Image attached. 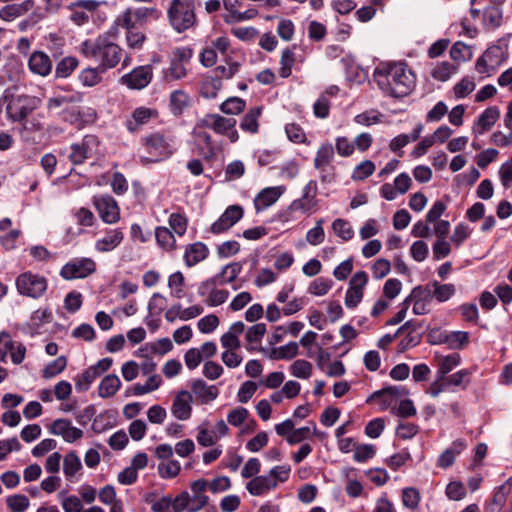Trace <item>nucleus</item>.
Returning <instances> with one entry per match:
<instances>
[{
  "mask_svg": "<svg viewBox=\"0 0 512 512\" xmlns=\"http://www.w3.org/2000/svg\"><path fill=\"white\" fill-rule=\"evenodd\" d=\"M334 157V149L332 144L327 143L320 146L314 159V167L323 169L325 165H329Z\"/></svg>",
  "mask_w": 512,
  "mask_h": 512,
  "instance_id": "a19ab883",
  "label": "nucleus"
},
{
  "mask_svg": "<svg viewBox=\"0 0 512 512\" xmlns=\"http://www.w3.org/2000/svg\"><path fill=\"white\" fill-rule=\"evenodd\" d=\"M93 140L92 136H86L81 143L72 144L69 160L75 165L82 164L88 158L89 143Z\"/></svg>",
  "mask_w": 512,
  "mask_h": 512,
  "instance_id": "2f4dec72",
  "label": "nucleus"
},
{
  "mask_svg": "<svg viewBox=\"0 0 512 512\" xmlns=\"http://www.w3.org/2000/svg\"><path fill=\"white\" fill-rule=\"evenodd\" d=\"M1 103L6 105L8 119L12 122H20L27 118L33 110L31 98L18 93L15 86L7 88L1 96Z\"/></svg>",
  "mask_w": 512,
  "mask_h": 512,
  "instance_id": "7ed1b4c3",
  "label": "nucleus"
},
{
  "mask_svg": "<svg viewBox=\"0 0 512 512\" xmlns=\"http://www.w3.org/2000/svg\"><path fill=\"white\" fill-rule=\"evenodd\" d=\"M285 132L290 141L294 143H305L306 142V134L303 128L297 123H288L285 126Z\"/></svg>",
  "mask_w": 512,
  "mask_h": 512,
  "instance_id": "0e129e2a",
  "label": "nucleus"
},
{
  "mask_svg": "<svg viewBox=\"0 0 512 512\" xmlns=\"http://www.w3.org/2000/svg\"><path fill=\"white\" fill-rule=\"evenodd\" d=\"M411 454L407 448L402 449L400 452L393 454L386 460L387 466L393 470L398 471L407 461L411 460Z\"/></svg>",
  "mask_w": 512,
  "mask_h": 512,
  "instance_id": "6e6d98bb",
  "label": "nucleus"
},
{
  "mask_svg": "<svg viewBox=\"0 0 512 512\" xmlns=\"http://www.w3.org/2000/svg\"><path fill=\"white\" fill-rule=\"evenodd\" d=\"M409 391L403 386H388L380 390L373 392L367 399L366 403L371 404L375 398L384 397L389 395L390 397H402L408 395Z\"/></svg>",
  "mask_w": 512,
  "mask_h": 512,
  "instance_id": "ea45409f",
  "label": "nucleus"
},
{
  "mask_svg": "<svg viewBox=\"0 0 512 512\" xmlns=\"http://www.w3.org/2000/svg\"><path fill=\"white\" fill-rule=\"evenodd\" d=\"M373 79L384 94L394 98L408 96L416 84V76L405 62L379 64Z\"/></svg>",
  "mask_w": 512,
  "mask_h": 512,
  "instance_id": "f257e3e1",
  "label": "nucleus"
},
{
  "mask_svg": "<svg viewBox=\"0 0 512 512\" xmlns=\"http://www.w3.org/2000/svg\"><path fill=\"white\" fill-rule=\"evenodd\" d=\"M500 117V110L497 106L486 108L474 122L472 128L475 135H481L490 130Z\"/></svg>",
  "mask_w": 512,
  "mask_h": 512,
  "instance_id": "a211bd4d",
  "label": "nucleus"
},
{
  "mask_svg": "<svg viewBox=\"0 0 512 512\" xmlns=\"http://www.w3.org/2000/svg\"><path fill=\"white\" fill-rule=\"evenodd\" d=\"M173 347V344L169 338H161L155 342L146 343L140 347L138 354L140 356L159 355L163 356L168 353Z\"/></svg>",
  "mask_w": 512,
  "mask_h": 512,
  "instance_id": "bb28decb",
  "label": "nucleus"
},
{
  "mask_svg": "<svg viewBox=\"0 0 512 512\" xmlns=\"http://www.w3.org/2000/svg\"><path fill=\"white\" fill-rule=\"evenodd\" d=\"M81 54L86 58L99 62L102 71L114 68L120 62L122 49L106 33L95 39H88L82 42L79 48Z\"/></svg>",
  "mask_w": 512,
  "mask_h": 512,
  "instance_id": "f03ea898",
  "label": "nucleus"
},
{
  "mask_svg": "<svg viewBox=\"0 0 512 512\" xmlns=\"http://www.w3.org/2000/svg\"><path fill=\"white\" fill-rule=\"evenodd\" d=\"M100 3L96 0H77L68 5L69 19L77 26L89 22L93 14L98 10Z\"/></svg>",
  "mask_w": 512,
  "mask_h": 512,
  "instance_id": "1a4fd4ad",
  "label": "nucleus"
},
{
  "mask_svg": "<svg viewBox=\"0 0 512 512\" xmlns=\"http://www.w3.org/2000/svg\"><path fill=\"white\" fill-rule=\"evenodd\" d=\"M457 67L449 63L448 61H444L439 63L431 72V76L438 81L445 82L447 81L451 75L456 71Z\"/></svg>",
  "mask_w": 512,
  "mask_h": 512,
  "instance_id": "09e8293b",
  "label": "nucleus"
},
{
  "mask_svg": "<svg viewBox=\"0 0 512 512\" xmlns=\"http://www.w3.org/2000/svg\"><path fill=\"white\" fill-rule=\"evenodd\" d=\"M66 366V357L60 356L45 367V369L43 370V377L47 379L52 378L57 374L61 373L62 371H64Z\"/></svg>",
  "mask_w": 512,
  "mask_h": 512,
  "instance_id": "052dcab7",
  "label": "nucleus"
},
{
  "mask_svg": "<svg viewBox=\"0 0 512 512\" xmlns=\"http://www.w3.org/2000/svg\"><path fill=\"white\" fill-rule=\"evenodd\" d=\"M28 66L34 74L47 76L52 70V61L44 52L35 51L28 60Z\"/></svg>",
  "mask_w": 512,
  "mask_h": 512,
  "instance_id": "4be33fe9",
  "label": "nucleus"
},
{
  "mask_svg": "<svg viewBox=\"0 0 512 512\" xmlns=\"http://www.w3.org/2000/svg\"><path fill=\"white\" fill-rule=\"evenodd\" d=\"M431 285L433 287V298L441 303L449 300L456 292L455 286L451 283L441 284L435 280L431 283Z\"/></svg>",
  "mask_w": 512,
  "mask_h": 512,
  "instance_id": "58836bf2",
  "label": "nucleus"
},
{
  "mask_svg": "<svg viewBox=\"0 0 512 512\" xmlns=\"http://www.w3.org/2000/svg\"><path fill=\"white\" fill-rule=\"evenodd\" d=\"M219 323L220 320L217 315L209 314L199 319L197 328L203 334H210L219 326Z\"/></svg>",
  "mask_w": 512,
  "mask_h": 512,
  "instance_id": "bf43d9fd",
  "label": "nucleus"
},
{
  "mask_svg": "<svg viewBox=\"0 0 512 512\" xmlns=\"http://www.w3.org/2000/svg\"><path fill=\"white\" fill-rule=\"evenodd\" d=\"M121 387V381L115 374L105 376L98 387V394L101 398H109L116 394Z\"/></svg>",
  "mask_w": 512,
  "mask_h": 512,
  "instance_id": "7c9ffc66",
  "label": "nucleus"
},
{
  "mask_svg": "<svg viewBox=\"0 0 512 512\" xmlns=\"http://www.w3.org/2000/svg\"><path fill=\"white\" fill-rule=\"evenodd\" d=\"M219 394L215 385H207L202 379L194 380V395L201 398L203 402H209L217 398Z\"/></svg>",
  "mask_w": 512,
  "mask_h": 512,
  "instance_id": "72a5a7b5",
  "label": "nucleus"
},
{
  "mask_svg": "<svg viewBox=\"0 0 512 512\" xmlns=\"http://www.w3.org/2000/svg\"><path fill=\"white\" fill-rule=\"evenodd\" d=\"M142 144L148 156L142 157V163H154L167 159L173 153V148L161 133H152L142 138Z\"/></svg>",
  "mask_w": 512,
  "mask_h": 512,
  "instance_id": "20e7f679",
  "label": "nucleus"
},
{
  "mask_svg": "<svg viewBox=\"0 0 512 512\" xmlns=\"http://www.w3.org/2000/svg\"><path fill=\"white\" fill-rule=\"evenodd\" d=\"M104 72L105 71H102L100 66L86 68L80 72L78 79L84 87H94L102 81L101 74Z\"/></svg>",
  "mask_w": 512,
  "mask_h": 512,
  "instance_id": "e433bc0d",
  "label": "nucleus"
},
{
  "mask_svg": "<svg viewBox=\"0 0 512 512\" xmlns=\"http://www.w3.org/2000/svg\"><path fill=\"white\" fill-rule=\"evenodd\" d=\"M276 487L277 481L269 473L255 476L246 485V489L253 496H261Z\"/></svg>",
  "mask_w": 512,
  "mask_h": 512,
  "instance_id": "aec40b11",
  "label": "nucleus"
},
{
  "mask_svg": "<svg viewBox=\"0 0 512 512\" xmlns=\"http://www.w3.org/2000/svg\"><path fill=\"white\" fill-rule=\"evenodd\" d=\"M243 268L242 262H233L225 265L221 272L216 274L214 277L218 282V285H224L236 281L237 277L241 273Z\"/></svg>",
  "mask_w": 512,
  "mask_h": 512,
  "instance_id": "c756f323",
  "label": "nucleus"
},
{
  "mask_svg": "<svg viewBox=\"0 0 512 512\" xmlns=\"http://www.w3.org/2000/svg\"><path fill=\"white\" fill-rule=\"evenodd\" d=\"M16 288L20 295L30 298H40L47 290L48 284L44 276L24 272L16 278Z\"/></svg>",
  "mask_w": 512,
  "mask_h": 512,
  "instance_id": "39448f33",
  "label": "nucleus"
},
{
  "mask_svg": "<svg viewBox=\"0 0 512 512\" xmlns=\"http://www.w3.org/2000/svg\"><path fill=\"white\" fill-rule=\"evenodd\" d=\"M78 66V60L74 57H65L63 58L56 66L55 74L58 78H66L71 75V73Z\"/></svg>",
  "mask_w": 512,
  "mask_h": 512,
  "instance_id": "3c124183",
  "label": "nucleus"
},
{
  "mask_svg": "<svg viewBox=\"0 0 512 512\" xmlns=\"http://www.w3.org/2000/svg\"><path fill=\"white\" fill-rule=\"evenodd\" d=\"M467 444L464 439H456L438 457L437 466L447 469L455 463L456 456L465 450Z\"/></svg>",
  "mask_w": 512,
  "mask_h": 512,
  "instance_id": "412c9836",
  "label": "nucleus"
},
{
  "mask_svg": "<svg viewBox=\"0 0 512 512\" xmlns=\"http://www.w3.org/2000/svg\"><path fill=\"white\" fill-rule=\"evenodd\" d=\"M81 461L75 452H69L64 457L63 471L67 478L73 477L81 469Z\"/></svg>",
  "mask_w": 512,
  "mask_h": 512,
  "instance_id": "49530a36",
  "label": "nucleus"
},
{
  "mask_svg": "<svg viewBox=\"0 0 512 512\" xmlns=\"http://www.w3.org/2000/svg\"><path fill=\"white\" fill-rule=\"evenodd\" d=\"M446 496L453 501H460L466 496V488L460 481L450 482L445 489Z\"/></svg>",
  "mask_w": 512,
  "mask_h": 512,
  "instance_id": "680f3d73",
  "label": "nucleus"
},
{
  "mask_svg": "<svg viewBox=\"0 0 512 512\" xmlns=\"http://www.w3.org/2000/svg\"><path fill=\"white\" fill-rule=\"evenodd\" d=\"M53 435L61 436L66 442H74L82 438L83 431L71 425L67 419H56L49 427Z\"/></svg>",
  "mask_w": 512,
  "mask_h": 512,
  "instance_id": "dca6fc26",
  "label": "nucleus"
},
{
  "mask_svg": "<svg viewBox=\"0 0 512 512\" xmlns=\"http://www.w3.org/2000/svg\"><path fill=\"white\" fill-rule=\"evenodd\" d=\"M332 229L334 233L344 241H349L354 236V231L349 225V222L341 218L333 221Z\"/></svg>",
  "mask_w": 512,
  "mask_h": 512,
  "instance_id": "8fccbe9b",
  "label": "nucleus"
},
{
  "mask_svg": "<svg viewBox=\"0 0 512 512\" xmlns=\"http://www.w3.org/2000/svg\"><path fill=\"white\" fill-rule=\"evenodd\" d=\"M124 240V232L121 228L107 229L105 235L95 242V249L100 253H106L116 249Z\"/></svg>",
  "mask_w": 512,
  "mask_h": 512,
  "instance_id": "f3484780",
  "label": "nucleus"
},
{
  "mask_svg": "<svg viewBox=\"0 0 512 512\" xmlns=\"http://www.w3.org/2000/svg\"><path fill=\"white\" fill-rule=\"evenodd\" d=\"M34 4L33 0H24L21 3L6 5L0 10V18L5 21H12L30 11Z\"/></svg>",
  "mask_w": 512,
  "mask_h": 512,
  "instance_id": "393cba45",
  "label": "nucleus"
},
{
  "mask_svg": "<svg viewBox=\"0 0 512 512\" xmlns=\"http://www.w3.org/2000/svg\"><path fill=\"white\" fill-rule=\"evenodd\" d=\"M189 106V95L182 90L174 91L170 96V107L174 115H181Z\"/></svg>",
  "mask_w": 512,
  "mask_h": 512,
  "instance_id": "4c0bfd02",
  "label": "nucleus"
},
{
  "mask_svg": "<svg viewBox=\"0 0 512 512\" xmlns=\"http://www.w3.org/2000/svg\"><path fill=\"white\" fill-rule=\"evenodd\" d=\"M156 115H157V112L150 108H146V107L136 108L133 111L131 118L127 119L126 128L130 132H136L139 130V128L142 125L148 123L149 120L152 117H155Z\"/></svg>",
  "mask_w": 512,
  "mask_h": 512,
  "instance_id": "b1692460",
  "label": "nucleus"
},
{
  "mask_svg": "<svg viewBox=\"0 0 512 512\" xmlns=\"http://www.w3.org/2000/svg\"><path fill=\"white\" fill-rule=\"evenodd\" d=\"M317 182L315 180H310L303 188L302 197L294 200L290 209L292 211H302L303 213H308L312 210H316L318 206L317 196Z\"/></svg>",
  "mask_w": 512,
  "mask_h": 512,
  "instance_id": "4468645a",
  "label": "nucleus"
},
{
  "mask_svg": "<svg viewBox=\"0 0 512 512\" xmlns=\"http://www.w3.org/2000/svg\"><path fill=\"white\" fill-rule=\"evenodd\" d=\"M127 30L126 33V41L129 48L132 49H141L146 40V36L143 32L139 31L138 28H125Z\"/></svg>",
  "mask_w": 512,
  "mask_h": 512,
  "instance_id": "13d9d810",
  "label": "nucleus"
},
{
  "mask_svg": "<svg viewBox=\"0 0 512 512\" xmlns=\"http://www.w3.org/2000/svg\"><path fill=\"white\" fill-rule=\"evenodd\" d=\"M284 188L277 187H268L262 189L255 198V207L257 210L262 208H267L273 205L279 197L282 195Z\"/></svg>",
  "mask_w": 512,
  "mask_h": 512,
  "instance_id": "a878e982",
  "label": "nucleus"
},
{
  "mask_svg": "<svg viewBox=\"0 0 512 512\" xmlns=\"http://www.w3.org/2000/svg\"><path fill=\"white\" fill-rule=\"evenodd\" d=\"M153 70L151 65L138 66L121 78L122 84L130 89L140 90L145 88L152 80Z\"/></svg>",
  "mask_w": 512,
  "mask_h": 512,
  "instance_id": "f8f14e48",
  "label": "nucleus"
},
{
  "mask_svg": "<svg viewBox=\"0 0 512 512\" xmlns=\"http://www.w3.org/2000/svg\"><path fill=\"white\" fill-rule=\"evenodd\" d=\"M262 114V107L256 106L250 108L240 122V128L244 132L255 134L259 130V117Z\"/></svg>",
  "mask_w": 512,
  "mask_h": 512,
  "instance_id": "c85d7f7f",
  "label": "nucleus"
},
{
  "mask_svg": "<svg viewBox=\"0 0 512 512\" xmlns=\"http://www.w3.org/2000/svg\"><path fill=\"white\" fill-rule=\"evenodd\" d=\"M217 352V346L212 341L205 342L201 349L194 348V368L197 367L203 358H210L214 356Z\"/></svg>",
  "mask_w": 512,
  "mask_h": 512,
  "instance_id": "4d7b16f0",
  "label": "nucleus"
},
{
  "mask_svg": "<svg viewBox=\"0 0 512 512\" xmlns=\"http://www.w3.org/2000/svg\"><path fill=\"white\" fill-rule=\"evenodd\" d=\"M172 27L179 33L192 27V0H172L168 9Z\"/></svg>",
  "mask_w": 512,
  "mask_h": 512,
  "instance_id": "423d86ee",
  "label": "nucleus"
},
{
  "mask_svg": "<svg viewBox=\"0 0 512 512\" xmlns=\"http://www.w3.org/2000/svg\"><path fill=\"white\" fill-rule=\"evenodd\" d=\"M333 285V281L328 278L319 277L311 282L308 292L315 296H323L328 293Z\"/></svg>",
  "mask_w": 512,
  "mask_h": 512,
  "instance_id": "864d4df0",
  "label": "nucleus"
},
{
  "mask_svg": "<svg viewBox=\"0 0 512 512\" xmlns=\"http://www.w3.org/2000/svg\"><path fill=\"white\" fill-rule=\"evenodd\" d=\"M6 503L13 512H24L30 505L29 499L22 494L8 497Z\"/></svg>",
  "mask_w": 512,
  "mask_h": 512,
  "instance_id": "69168bd1",
  "label": "nucleus"
},
{
  "mask_svg": "<svg viewBox=\"0 0 512 512\" xmlns=\"http://www.w3.org/2000/svg\"><path fill=\"white\" fill-rule=\"evenodd\" d=\"M191 56L192 50L190 48H176L173 50L169 68L173 79H181L186 76L185 65L189 64Z\"/></svg>",
  "mask_w": 512,
  "mask_h": 512,
  "instance_id": "2eb2a0df",
  "label": "nucleus"
},
{
  "mask_svg": "<svg viewBox=\"0 0 512 512\" xmlns=\"http://www.w3.org/2000/svg\"><path fill=\"white\" fill-rule=\"evenodd\" d=\"M246 108V102L239 97H229L220 106V110L229 115H237L243 112Z\"/></svg>",
  "mask_w": 512,
  "mask_h": 512,
  "instance_id": "37998d69",
  "label": "nucleus"
},
{
  "mask_svg": "<svg viewBox=\"0 0 512 512\" xmlns=\"http://www.w3.org/2000/svg\"><path fill=\"white\" fill-rule=\"evenodd\" d=\"M295 49L296 45H293L292 48L288 47L282 51L279 69V75L282 78H288L292 74V68L296 62Z\"/></svg>",
  "mask_w": 512,
  "mask_h": 512,
  "instance_id": "f704fd0d",
  "label": "nucleus"
},
{
  "mask_svg": "<svg viewBox=\"0 0 512 512\" xmlns=\"http://www.w3.org/2000/svg\"><path fill=\"white\" fill-rule=\"evenodd\" d=\"M222 87V81L219 77L206 78L200 87V94L205 98H215Z\"/></svg>",
  "mask_w": 512,
  "mask_h": 512,
  "instance_id": "79ce46f5",
  "label": "nucleus"
},
{
  "mask_svg": "<svg viewBox=\"0 0 512 512\" xmlns=\"http://www.w3.org/2000/svg\"><path fill=\"white\" fill-rule=\"evenodd\" d=\"M290 372L294 377L308 379L312 374V364L303 359H298L290 366Z\"/></svg>",
  "mask_w": 512,
  "mask_h": 512,
  "instance_id": "de8ad7c7",
  "label": "nucleus"
},
{
  "mask_svg": "<svg viewBox=\"0 0 512 512\" xmlns=\"http://www.w3.org/2000/svg\"><path fill=\"white\" fill-rule=\"evenodd\" d=\"M345 70L347 81L362 84L368 79V71L358 65L352 56H345L341 59Z\"/></svg>",
  "mask_w": 512,
  "mask_h": 512,
  "instance_id": "6ab92c4d",
  "label": "nucleus"
},
{
  "mask_svg": "<svg viewBox=\"0 0 512 512\" xmlns=\"http://www.w3.org/2000/svg\"><path fill=\"white\" fill-rule=\"evenodd\" d=\"M471 371L469 369H461L452 375L446 376L443 380L445 383L449 386H461L464 384V387H466L467 384L470 382V376Z\"/></svg>",
  "mask_w": 512,
  "mask_h": 512,
  "instance_id": "5fc2aeb1",
  "label": "nucleus"
},
{
  "mask_svg": "<svg viewBox=\"0 0 512 512\" xmlns=\"http://www.w3.org/2000/svg\"><path fill=\"white\" fill-rule=\"evenodd\" d=\"M475 88V83L469 78H462L453 88L455 97L457 99L465 98Z\"/></svg>",
  "mask_w": 512,
  "mask_h": 512,
  "instance_id": "774afa93",
  "label": "nucleus"
},
{
  "mask_svg": "<svg viewBox=\"0 0 512 512\" xmlns=\"http://www.w3.org/2000/svg\"><path fill=\"white\" fill-rule=\"evenodd\" d=\"M244 209L241 205L234 204L228 206L222 215L211 225L210 231L213 234H221L227 232L238 221L242 219Z\"/></svg>",
  "mask_w": 512,
  "mask_h": 512,
  "instance_id": "9b49d317",
  "label": "nucleus"
},
{
  "mask_svg": "<svg viewBox=\"0 0 512 512\" xmlns=\"http://www.w3.org/2000/svg\"><path fill=\"white\" fill-rule=\"evenodd\" d=\"M203 126H211L218 133H228L236 125L234 118H225L220 115H207L206 119L202 120Z\"/></svg>",
  "mask_w": 512,
  "mask_h": 512,
  "instance_id": "cd10ccee",
  "label": "nucleus"
},
{
  "mask_svg": "<svg viewBox=\"0 0 512 512\" xmlns=\"http://www.w3.org/2000/svg\"><path fill=\"white\" fill-rule=\"evenodd\" d=\"M192 394L188 391L178 393L173 401L171 412L179 420H186L190 417Z\"/></svg>",
  "mask_w": 512,
  "mask_h": 512,
  "instance_id": "5701e85b",
  "label": "nucleus"
},
{
  "mask_svg": "<svg viewBox=\"0 0 512 512\" xmlns=\"http://www.w3.org/2000/svg\"><path fill=\"white\" fill-rule=\"evenodd\" d=\"M154 12V9L140 7L136 9L127 8L115 20V24L122 28H137L142 25L147 17Z\"/></svg>",
  "mask_w": 512,
  "mask_h": 512,
  "instance_id": "ddd939ff",
  "label": "nucleus"
},
{
  "mask_svg": "<svg viewBox=\"0 0 512 512\" xmlns=\"http://www.w3.org/2000/svg\"><path fill=\"white\" fill-rule=\"evenodd\" d=\"M442 341H447V344L452 349H463L469 343V333L466 331H452L448 332Z\"/></svg>",
  "mask_w": 512,
  "mask_h": 512,
  "instance_id": "a18cd8bd",
  "label": "nucleus"
},
{
  "mask_svg": "<svg viewBox=\"0 0 512 512\" xmlns=\"http://www.w3.org/2000/svg\"><path fill=\"white\" fill-rule=\"evenodd\" d=\"M484 55L490 63L491 71L498 69L508 58V52H504L502 47L499 45H492L488 47L485 50Z\"/></svg>",
  "mask_w": 512,
  "mask_h": 512,
  "instance_id": "c9c22d12",
  "label": "nucleus"
},
{
  "mask_svg": "<svg viewBox=\"0 0 512 512\" xmlns=\"http://www.w3.org/2000/svg\"><path fill=\"white\" fill-rule=\"evenodd\" d=\"M155 238L160 247L165 250H171L175 247V237L172 231L166 227H157Z\"/></svg>",
  "mask_w": 512,
  "mask_h": 512,
  "instance_id": "c03bdc74",
  "label": "nucleus"
},
{
  "mask_svg": "<svg viewBox=\"0 0 512 512\" xmlns=\"http://www.w3.org/2000/svg\"><path fill=\"white\" fill-rule=\"evenodd\" d=\"M375 169L376 167L374 162L371 160H364L355 167L352 173V179L356 181H363L371 176Z\"/></svg>",
  "mask_w": 512,
  "mask_h": 512,
  "instance_id": "603ef678",
  "label": "nucleus"
},
{
  "mask_svg": "<svg viewBox=\"0 0 512 512\" xmlns=\"http://www.w3.org/2000/svg\"><path fill=\"white\" fill-rule=\"evenodd\" d=\"M460 362L461 356L458 353H452L441 357L438 362L436 376H439L440 380L444 379L455 367L460 364Z\"/></svg>",
  "mask_w": 512,
  "mask_h": 512,
  "instance_id": "473e14b6",
  "label": "nucleus"
},
{
  "mask_svg": "<svg viewBox=\"0 0 512 512\" xmlns=\"http://www.w3.org/2000/svg\"><path fill=\"white\" fill-rule=\"evenodd\" d=\"M95 270L96 263L91 258H75L62 267L60 275L66 280H72L86 278L93 274Z\"/></svg>",
  "mask_w": 512,
  "mask_h": 512,
  "instance_id": "6e6552de",
  "label": "nucleus"
},
{
  "mask_svg": "<svg viewBox=\"0 0 512 512\" xmlns=\"http://www.w3.org/2000/svg\"><path fill=\"white\" fill-rule=\"evenodd\" d=\"M403 505L411 510L418 507L420 502V493L416 488L407 487L402 491Z\"/></svg>",
  "mask_w": 512,
  "mask_h": 512,
  "instance_id": "e2e57ef3",
  "label": "nucleus"
},
{
  "mask_svg": "<svg viewBox=\"0 0 512 512\" xmlns=\"http://www.w3.org/2000/svg\"><path fill=\"white\" fill-rule=\"evenodd\" d=\"M93 203L103 222L114 224L120 220V209L112 196H95Z\"/></svg>",
  "mask_w": 512,
  "mask_h": 512,
  "instance_id": "9d476101",
  "label": "nucleus"
},
{
  "mask_svg": "<svg viewBox=\"0 0 512 512\" xmlns=\"http://www.w3.org/2000/svg\"><path fill=\"white\" fill-rule=\"evenodd\" d=\"M113 364V359L106 357L100 359L95 365L85 369L83 373L75 378V388L77 391H87L95 379L108 371Z\"/></svg>",
  "mask_w": 512,
  "mask_h": 512,
  "instance_id": "0eeeda50",
  "label": "nucleus"
},
{
  "mask_svg": "<svg viewBox=\"0 0 512 512\" xmlns=\"http://www.w3.org/2000/svg\"><path fill=\"white\" fill-rule=\"evenodd\" d=\"M471 56L472 53L469 51V47L461 41L455 42L450 49V57L455 61L469 60Z\"/></svg>",
  "mask_w": 512,
  "mask_h": 512,
  "instance_id": "338daca9",
  "label": "nucleus"
}]
</instances>
